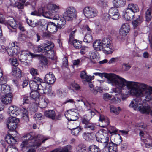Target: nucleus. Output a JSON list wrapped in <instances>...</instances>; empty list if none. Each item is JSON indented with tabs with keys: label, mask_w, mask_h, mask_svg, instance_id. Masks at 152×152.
I'll list each match as a JSON object with an SVG mask.
<instances>
[{
	"label": "nucleus",
	"mask_w": 152,
	"mask_h": 152,
	"mask_svg": "<svg viewBox=\"0 0 152 152\" xmlns=\"http://www.w3.org/2000/svg\"><path fill=\"white\" fill-rule=\"evenodd\" d=\"M81 121L84 124V128L87 130L93 131L96 129V126L95 124L90 123L89 121L86 120L84 118H82Z\"/></svg>",
	"instance_id": "4468645a"
},
{
	"label": "nucleus",
	"mask_w": 152,
	"mask_h": 152,
	"mask_svg": "<svg viewBox=\"0 0 152 152\" xmlns=\"http://www.w3.org/2000/svg\"><path fill=\"white\" fill-rule=\"evenodd\" d=\"M76 109H72L67 111L65 116L69 121L77 120L78 114Z\"/></svg>",
	"instance_id": "ddd939ff"
},
{
	"label": "nucleus",
	"mask_w": 152,
	"mask_h": 152,
	"mask_svg": "<svg viewBox=\"0 0 152 152\" xmlns=\"http://www.w3.org/2000/svg\"><path fill=\"white\" fill-rule=\"evenodd\" d=\"M44 80L48 84H52L55 81L56 78L53 73L52 72H50L46 75Z\"/></svg>",
	"instance_id": "a211bd4d"
},
{
	"label": "nucleus",
	"mask_w": 152,
	"mask_h": 152,
	"mask_svg": "<svg viewBox=\"0 0 152 152\" xmlns=\"http://www.w3.org/2000/svg\"><path fill=\"white\" fill-rule=\"evenodd\" d=\"M49 58L52 59L55 58V54L54 51L51 49L50 45V49L48 50H47L45 54Z\"/></svg>",
	"instance_id": "4c0bfd02"
},
{
	"label": "nucleus",
	"mask_w": 152,
	"mask_h": 152,
	"mask_svg": "<svg viewBox=\"0 0 152 152\" xmlns=\"http://www.w3.org/2000/svg\"><path fill=\"white\" fill-rule=\"evenodd\" d=\"M49 102V101L48 99L45 98L42 99L40 100L39 99L37 102H36V104L37 106L39 104L41 106V107L44 108L47 106V104Z\"/></svg>",
	"instance_id": "f704fd0d"
},
{
	"label": "nucleus",
	"mask_w": 152,
	"mask_h": 152,
	"mask_svg": "<svg viewBox=\"0 0 152 152\" xmlns=\"http://www.w3.org/2000/svg\"><path fill=\"white\" fill-rule=\"evenodd\" d=\"M69 43L72 44L74 47L76 49L80 48L82 47L80 42L79 41L76 39L74 40Z\"/></svg>",
	"instance_id": "37998d69"
},
{
	"label": "nucleus",
	"mask_w": 152,
	"mask_h": 152,
	"mask_svg": "<svg viewBox=\"0 0 152 152\" xmlns=\"http://www.w3.org/2000/svg\"><path fill=\"white\" fill-rule=\"evenodd\" d=\"M47 30L50 33H53L56 32L57 30L56 25L52 22H49L46 25Z\"/></svg>",
	"instance_id": "5701e85b"
},
{
	"label": "nucleus",
	"mask_w": 152,
	"mask_h": 152,
	"mask_svg": "<svg viewBox=\"0 0 152 152\" xmlns=\"http://www.w3.org/2000/svg\"><path fill=\"white\" fill-rule=\"evenodd\" d=\"M76 30H74L72 31L69 35V43H70L74 40V37L75 36V33L76 32Z\"/></svg>",
	"instance_id": "6e6d98bb"
},
{
	"label": "nucleus",
	"mask_w": 152,
	"mask_h": 152,
	"mask_svg": "<svg viewBox=\"0 0 152 152\" xmlns=\"http://www.w3.org/2000/svg\"><path fill=\"white\" fill-rule=\"evenodd\" d=\"M44 114L46 117L53 120H54L55 118L56 114L55 112L53 110L45 111L44 112Z\"/></svg>",
	"instance_id": "c85d7f7f"
},
{
	"label": "nucleus",
	"mask_w": 152,
	"mask_h": 152,
	"mask_svg": "<svg viewBox=\"0 0 152 152\" xmlns=\"http://www.w3.org/2000/svg\"><path fill=\"white\" fill-rule=\"evenodd\" d=\"M86 109L87 110L89 111L88 113L84 115L82 118H84L86 120L89 121L91 118L95 115V111H96L95 110H91V109L88 110L87 109Z\"/></svg>",
	"instance_id": "2f4dec72"
},
{
	"label": "nucleus",
	"mask_w": 152,
	"mask_h": 152,
	"mask_svg": "<svg viewBox=\"0 0 152 152\" xmlns=\"http://www.w3.org/2000/svg\"><path fill=\"white\" fill-rule=\"evenodd\" d=\"M18 41L20 42H22L25 39V35L23 34H19L18 35Z\"/></svg>",
	"instance_id": "0e129e2a"
},
{
	"label": "nucleus",
	"mask_w": 152,
	"mask_h": 152,
	"mask_svg": "<svg viewBox=\"0 0 152 152\" xmlns=\"http://www.w3.org/2000/svg\"><path fill=\"white\" fill-rule=\"evenodd\" d=\"M99 121L101 124H103L100 126L103 128L105 127L109 124L110 123L109 120L107 117L103 115H99Z\"/></svg>",
	"instance_id": "aec40b11"
},
{
	"label": "nucleus",
	"mask_w": 152,
	"mask_h": 152,
	"mask_svg": "<svg viewBox=\"0 0 152 152\" xmlns=\"http://www.w3.org/2000/svg\"><path fill=\"white\" fill-rule=\"evenodd\" d=\"M111 97L108 94L105 93L103 95V98L105 100H109Z\"/></svg>",
	"instance_id": "774afa93"
},
{
	"label": "nucleus",
	"mask_w": 152,
	"mask_h": 152,
	"mask_svg": "<svg viewBox=\"0 0 152 152\" xmlns=\"http://www.w3.org/2000/svg\"><path fill=\"white\" fill-rule=\"evenodd\" d=\"M24 137L26 138V140L21 143L20 147L22 148L33 147L37 148L41 145L42 143H44L48 139L42 135L36 134L34 132L26 134Z\"/></svg>",
	"instance_id": "f03ea898"
},
{
	"label": "nucleus",
	"mask_w": 152,
	"mask_h": 152,
	"mask_svg": "<svg viewBox=\"0 0 152 152\" xmlns=\"http://www.w3.org/2000/svg\"><path fill=\"white\" fill-rule=\"evenodd\" d=\"M9 61L11 63V64L13 66H15V67L18 64L17 60L15 58H10Z\"/></svg>",
	"instance_id": "3c124183"
},
{
	"label": "nucleus",
	"mask_w": 152,
	"mask_h": 152,
	"mask_svg": "<svg viewBox=\"0 0 152 152\" xmlns=\"http://www.w3.org/2000/svg\"><path fill=\"white\" fill-rule=\"evenodd\" d=\"M41 91L37 90L33 91L30 94V97L31 98L34 100L36 102H38L39 100V97Z\"/></svg>",
	"instance_id": "cd10ccee"
},
{
	"label": "nucleus",
	"mask_w": 152,
	"mask_h": 152,
	"mask_svg": "<svg viewBox=\"0 0 152 152\" xmlns=\"http://www.w3.org/2000/svg\"><path fill=\"white\" fill-rule=\"evenodd\" d=\"M107 150L109 152H116L117 151V146L116 144L112 142H110L105 145Z\"/></svg>",
	"instance_id": "393cba45"
},
{
	"label": "nucleus",
	"mask_w": 152,
	"mask_h": 152,
	"mask_svg": "<svg viewBox=\"0 0 152 152\" xmlns=\"http://www.w3.org/2000/svg\"><path fill=\"white\" fill-rule=\"evenodd\" d=\"M61 20L58 21V27L57 28H59L60 29H62L64 28L65 27V24L66 21L65 20Z\"/></svg>",
	"instance_id": "8fccbe9b"
},
{
	"label": "nucleus",
	"mask_w": 152,
	"mask_h": 152,
	"mask_svg": "<svg viewBox=\"0 0 152 152\" xmlns=\"http://www.w3.org/2000/svg\"><path fill=\"white\" fill-rule=\"evenodd\" d=\"M77 101L83 102L85 107L88 110H90L91 108L94 107L95 105V103L92 102H89L86 100L81 99V100H78Z\"/></svg>",
	"instance_id": "c756f323"
},
{
	"label": "nucleus",
	"mask_w": 152,
	"mask_h": 152,
	"mask_svg": "<svg viewBox=\"0 0 152 152\" xmlns=\"http://www.w3.org/2000/svg\"><path fill=\"white\" fill-rule=\"evenodd\" d=\"M82 129V128L80 127L73 128L71 129V133L74 136H77Z\"/></svg>",
	"instance_id": "79ce46f5"
},
{
	"label": "nucleus",
	"mask_w": 152,
	"mask_h": 152,
	"mask_svg": "<svg viewBox=\"0 0 152 152\" xmlns=\"http://www.w3.org/2000/svg\"><path fill=\"white\" fill-rule=\"evenodd\" d=\"M80 76V78L83 80V82L84 83L86 81L90 82L94 78V76H88L86 74L85 71H82Z\"/></svg>",
	"instance_id": "a878e982"
},
{
	"label": "nucleus",
	"mask_w": 152,
	"mask_h": 152,
	"mask_svg": "<svg viewBox=\"0 0 152 152\" xmlns=\"http://www.w3.org/2000/svg\"><path fill=\"white\" fill-rule=\"evenodd\" d=\"M139 127L140 128L139 130H140V137H143L144 133L143 132L142 130L146 129L147 126L145 125H140L139 126Z\"/></svg>",
	"instance_id": "09e8293b"
},
{
	"label": "nucleus",
	"mask_w": 152,
	"mask_h": 152,
	"mask_svg": "<svg viewBox=\"0 0 152 152\" xmlns=\"http://www.w3.org/2000/svg\"><path fill=\"white\" fill-rule=\"evenodd\" d=\"M5 140L8 143L10 144H15L16 142L14 138L10 134L7 135Z\"/></svg>",
	"instance_id": "e433bc0d"
},
{
	"label": "nucleus",
	"mask_w": 152,
	"mask_h": 152,
	"mask_svg": "<svg viewBox=\"0 0 152 152\" xmlns=\"http://www.w3.org/2000/svg\"><path fill=\"white\" fill-rule=\"evenodd\" d=\"M39 55L34 54L27 50H23L21 51V53L18 58L19 60L22 62H24L27 60L28 57L31 56V58L38 57Z\"/></svg>",
	"instance_id": "f8f14e48"
},
{
	"label": "nucleus",
	"mask_w": 152,
	"mask_h": 152,
	"mask_svg": "<svg viewBox=\"0 0 152 152\" xmlns=\"http://www.w3.org/2000/svg\"><path fill=\"white\" fill-rule=\"evenodd\" d=\"M104 77L107 79L108 84L116 87L111 91L113 95H120L122 88L126 86L130 94L137 97L131 101L129 107L142 114L149 113L151 108L148 104L143 103L141 98L143 97L147 101L152 99V87L143 83L127 81L114 74H106Z\"/></svg>",
	"instance_id": "f257e3e1"
},
{
	"label": "nucleus",
	"mask_w": 152,
	"mask_h": 152,
	"mask_svg": "<svg viewBox=\"0 0 152 152\" xmlns=\"http://www.w3.org/2000/svg\"><path fill=\"white\" fill-rule=\"evenodd\" d=\"M24 4V3L19 1V2H16L15 3V5L18 9H21L23 8Z\"/></svg>",
	"instance_id": "69168bd1"
},
{
	"label": "nucleus",
	"mask_w": 152,
	"mask_h": 152,
	"mask_svg": "<svg viewBox=\"0 0 152 152\" xmlns=\"http://www.w3.org/2000/svg\"><path fill=\"white\" fill-rule=\"evenodd\" d=\"M90 58L91 59L93 60H91V61L93 63H96L97 62L98 59L97 58V56L94 52H93L91 53Z\"/></svg>",
	"instance_id": "49530a36"
},
{
	"label": "nucleus",
	"mask_w": 152,
	"mask_h": 152,
	"mask_svg": "<svg viewBox=\"0 0 152 152\" xmlns=\"http://www.w3.org/2000/svg\"><path fill=\"white\" fill-rule=\"evenodd\" d=\"M110 111L113 113L117 115L119 114L121 109L119 107H116L113 106H110Z\"/></svg>",
	"instance_id": "c03bdc74"
},
{
	"label": "nucleus",
	"mask_w": 152,
	"mask_h": 152,
	"mask_svg": "<svg viewBox=\"0 0 152 152\" xmlns=\"http://www.w3.org/2000/svg\"><path fill=\"white\" fill-rule=\"evenodd\" d=\"M102 18L104 20L108 21L110 19L111 17L110 14L106 13L103 14Z\"/></svg>",
	"instance_id": "4d7b16f0"
},
{
	"label": "nucleus",
	"mask_w": 152,
	"mask_h": 152,
	"mask_svg": "<svg viewBox=\"0 0 152 152\" xmlns=\"http://www.w3.org/2000/svg\"><path fill=\"white\" fill-rule=\"evenodd\" d=\"M12 74L14 77H20L21 76V72L20 69L18 67H15L12 69Z\"/></svg>",
	"instance_id": "473e14b6"
},
{
	"label": "nucleus",
	"mask_w": 152,
	"mask_h": 152,
	"mask_svg": "<svg viewBox=\"0 0 152 152\" xmlns=\"http://www.w3.org/2000/svg\"><path fill=\"white\" fill-rule=\"evenodd\" d=\"M83 138L86 140L88 141H92L96 139L97 134L93 132L89 133L88 132H84L82 134Z\"/></svg>",
	"instance_id": "f3484780"
},
{
	"label": "nucleus",
	"mask_w": 152,
	"mask_h": 152,
	"mask_svg": "<svg viewBox=\"0 0 152 152\" xmlns=\"http://www.w3.org/2000/svg\"><path fill=\"white\" fill-rule=\"evenodd\" d=\"M54 15H53V18H52L54 20L59 21L64 20V18L61 17L59 15L56 14L54 16Z\"/></svg>",
	"instance_id": "338daca9"
},
{
	"label": "nucleus",
	"mask_w": 152,
	"mask_h": 152,
	"mask_svg": "<svg viewBox=\"0 0 152 152\" xmlns=\"http://www.w3.org/2000/svg\"><path fill=\"white\" fill-rule=\"evenodd\" d=\"M93 47L95 50L97 51L102 50L105 54H111L114 50L112 42L107 38H104L102 40L95 41L93 44Z\"/></svg>",
	"instance_id": "7ed1b4c3"
},
{
	"label": "nucleus",
	"mask_w": 152,
	"mask_h": 152,
	"mask_svg": "<svg viewBox=\"0 0 152 152\" xmlns=\"http://www.w3.org/2000/svg\"><path fill=\"white\" fill-rule=\"evenodd\" d=\"M126 0H113V5L116 7H119L124 6L125 4Z\"/></svg>",
	"instance_id": "72a5a7b5"
},
{
	"label": "nucleus",
	"mask_w": 152,
	"mask_h": 152,
	"mask_svg": "<svg viewBox=\"0 0 152 152\" xmlns=\"http://www.w3.org/2000/svg\"><path fill=\"white\" fill-rule=\"evenodd\" d=\"M142 20V16L140 15H137L136 19L132 22V25L134 28H138L139 25L141 23Z\"/></svg>",
	"instance_id": "bb28decb"
},
{
	"label": "nucleus",
	"mask_w": 152,
	"mask_h": 152,
	"mask_svg": "<svg viewBox=\"0 0 152 152\" xmlns=\"http://www.w3.org/2000/svg\"><path fill=\"white\" fill-rule=\"evenodd\" d=\"M37 12L38 14L39 15V16H41L42 15L45 18H46V17L45 15V14L48 13V11L45 13L44 12V8H39L38 9Z\"/></svg>",
	"instance_id": "5fc2aeb1"
},
{
	"label": "nucleus",
	"mask_w": 152,
	"mask_h": 152,
	"mask_svg": "<svg viewBox=\"0 0 152 152\" xmlns=\"http://www.w3.org/2000/svg\"><path fill=\"white\" fill-rule=\"evenodd\" d=\"M98 5L100 7L102 8H105L107 7V2L104 1L100 0L98 3Z\"/></svg>",
	"instance_id": "603ef678"
},
{
	"label": "nucleus",
	"mask_w": 152,
	"mask_h": 152,
	"mask_svg": "<svg viewBox=\"0 0 152 152\" xmlns=\"http://www.w3.org/2000/svg\"><path fill=\"white\" fill-rule=\"evenodd\" d=\"M27 23L30 26L32 27H34L36 26V23H34L31 20L26 18V19Z\"/></svg>",
	"instance_id": "13d9d810"
},
{
	"label": "nucleus",
	"mask_w": 152,
	"mask_h": 152,
	"mask_svg": "<svg viewBox=\"0 0 152 152\" xmlns=\"http://www.w3.org/2000/svg\"><path fill=\"white\" fill-rule=\"evenodd\" d=\"M60 9L59 6L53 4L48 5L47 9L48 13L45 14V15L46 18H52L53 15H55L56 12L58 11Z\"/></svg>",
	"instance_id": "1a4fd4ad"
},
{
	"label": "nucleus",
	"mask_w": 152,
	"mask_h": 152,
	"mask_svg": "<svg viewBox=\"0 0 152 152\" xmlns=\"http://www.w3.org/2000/svg\"><path fill=\"white\" fill-rule=\"evenodd\" d=\"M98 12L97 10L92 7H86L83 10L85 16L88 18H91L97 16Z\"/></svg>",
	"instance_id": "6e6552de"
},
{
	"label": "nucleus",
	"mask_w": 152,
	"mask_h": 152,
	"mask_svg": "<svg viewBox=\"0 0 152 152\" xmlns=\"http://www.w3.org/2000/svg\"><path fill=\"white\" fill-rule=\"evenodd\" d=\"M50 44H42L38 46L37 48H34V52H38L39 53H44L47 50H48L50 49Z\"/></svg>",
	"instance_id": "2eb2a0df"
},
{
	"label": "nucleus",
	"mask_w": 152,
	"mask_h": 152,
	"mask_svg": "<svg viewBox=\"0 0 152 152\" xmlns=\"http://www.w3.org/2000/svg\"><path fill=\"white\" fill-rule=\"evenodd\" d=\"M11 107H12L14 108L15 109V108H16V109H17V110H19L20 111V113H22L23 115V117H25L26 118V119H27L28 120V113L27 110L24 108H21L19 109L18 107H17L15 106H12Z\"/></svg>",
	"instance_id": "c9c22d12"
},
{
	"label": "nucleus",
	"mask_w": 152,
	"mask_h": 152,
	"mask_svg": "<svg viewBox=\"0 0 152 152\" xmlns=\"http://www.w3.org/2000/svg\"><path fill=\"white\" fill-rule=\"evenodd\" d=\"M86 145L81 143L79 144L76 147V151L77 152H86Z\"/></svg>",
	"instance_id": "58836bf2"
},
{
	"label": "nucleus",
	"mask_w": 152,
	"mask_h": 152,
	"mask_svg": "<svg viewBox=\"0 0 152 152\" xmlns=\"http://www.w3.org/2000/svg\"><path fill=\"white\" fill-rule=\"evenodd\" d=\"M41 61L42 67L46 66L48 64V61L47 59L45 57H44L41 58Z\"/></svg>",
	"instance_id": "864d4df0"
},
{
	"label": "nucleus",
	"mask_w": 152,
	"mask_h": 152,
	"mask_svg": "<svg viewBox=\"0 0 152 152\" xmlns=\"http://www.w3.org/2000/svg\"><path fill=\"white\" fill-rule=\"evenodd\" d=\"M139 11V7L136 4L134 3L129 4L123 17L126 20H131L134 18L135 13Z\"/></svg>",
	"instance_id": "39448f33"
},
{
	"label": "nucleus",
	"mask_w": 152,
	"mask_h": 152,
	"mask_svg": "<svg viewBox=\"0 0 152 152\" xmlns=\"http://www.w3.org/2000/svg\"><path fill=\"white\" fill-rule=\"evenodd\" d=\"M6 152H18V151L15 148L8 146L6 149Z\"/></svg>",
	"instance_id": "bf43d9fd"
},
{
	"label": "nucleus",
	"mask_w": 152,
	"mask_h": 152,
	"mask_svg": "<svg viewBox=\"0 0 152 152\" xmlns=\"http://www.w3.org/2000/svg\"><path fill=\"white\" fill-rule=\"evenodd\" d=\"M15 109L12 107H10L8 108V113L11 116L9 117L7 123V125L8 129L10 130H14L17 127V124L19 122V119L15 117L20 114V111Z\"/></svg>",
	"instance_id": "20e7f679"
},
{
	"label": "nucleus",
	"mask_w": 152,
	"mask_h": 152,
	"mask_svg": "<svg viewBox=\"0 0 152 152\" xmlns=\"http://www.w3.org/2000/svg\"><path fill=\"white\" fill-rule=\"evenodd\" d=\"M117 131V130L113 126L111 127L110 130L108 131V132L111 134L113 135L116 134Z\"/></svg>",
	"instance_id": "052dcab7"
},
{
	"label": "nucleus",
	"mask_w": 152,
	"mask_h": 152,
	"mask_svg": "<svg viewBox=\"0 0 152 152\" xmlns=\"http://www.w3.org/2000/svg\"><path fill=\"white\" fill-rule=\"evenodd\" d=\"M77 12L75 9L73 7H69L66 10L64 17L67 21L75 20L77 19Z\"/></svg>",
	"instance_id": "423d86ee"
},
{
	"label": "nucleus",
	"mask_w": 152,
	"mask_h": 152,
	"mask_svg": "<svg viewBox=\"0 0 152 152\" xmlns=\"http://www.w3.org/2000/svg\"><path fill=\"white\" fill-rule=\"evenodd\" d=\"M10 90V86L6 84L1 85V91L4 94L9 93Z\"/></svg>",
	"instance_id": "ea45409f"
},
{
	"label": "nucleus",
	"mask_w": 152,
	"mask_h": 152,
	"mask_svg": "<svg viewBox=\"0 0 152 152\" xmlns=\"http://www.w3.org/2000/svg\"><path fill=\"white\" fill-rule=\"evenodd\" d=\"M8 25L12 27V28L14 29L13 31L9 28V27L8 26V28L9 29V32L10 33L12 32H14L15 33H16V31L15 29L17 28L18 26V24L17 21L13 18H12L10 20H9L7 22Z\"/></svg>",
	"instance_id": "412c9836"
},
{
	"label": "nucleus",
	"mask_w": 152,
	"mask_h": 152,
	"mask_svg": "<svg viewBox=\"0 0 152 152\" xmlns=\"http://www.w3.org/2000/svg\"><path fill=\"white\" fill-rule=\"evenodd\" d=\"M130 30V26L127 23L123 24L120 30L119 34L122 36H125Z\"/></svg>",
	"instance_id": "6ab92c4d"
},
{
	"label": "nucleus",
	"mask_w": 152,
	"mask_h": 152,
	"mask_svg": "<svg viewBox=\"0 0 152 152\" xmlns=\"http://www.w3.org/2000/svg\"><path fill=\"white\" fill-rule=\"evenodd\" d=\"M30 89L33 91L37 90L40 91L41 88L40 86H41V84H37L32 81H30L29 83Z\"/></svg>",
	"instance_id": "7c9ffc66"
},
{
	"label": "nucleus",
	"mask_w": 152,
	"mask_h": 152,
	"mask_svg": "<svg viewBox=\"0 0 152 152\" xmlns=\"http://www.w3.org/2000/svg\"><path fill=\"white\" fill-rule=\"evenodd\" d=\"M30 73L33 76H35L38 74L37 70L34 68H31L30 69Z\"/></svg>",
	"instance_id": "e2e57ef3"
},
{
	"label": "nucleus",
	"mask_w": 152,
	"mask_h": 152,
	"mask_svg": "<svg viewBox=\"0 0 152 152\" xmlns=\"http://www.w3.org/2000/svg\"><path fill=\"white\" fill-rule=\"evenodd\" d=\"M93 37L91 34H87L85 36L83 41L87 43H89L92 41Z\"/></svg>",
	"instance_id": "a18cd8bd"
},
{
	"label": "nucleus",
	"mask_w": 152,
	"mask_h": 152,
	"mask_svg": "<svg viewBox=\"0 0 152 152\" xmlns=\"http://www.w3.org/2000/svg\"><path fill=\"white\" fill-rule=\"evenodd\" d=\"M40 87L41 88L40 94L44 93L51 96H55L54 93L52 91L51 86L49 84L46 83H42Z\"/></svg>",
	"instance_id": "9b49d317"
},
{
	"label": "nucleus",
	"mask_w": 152,
	"mask_h": 152,
	"mask_svg": "<svg viewBox=\"0 0 152 152\" xmlns=\"http://www.w3.org/2000/svg\"><path fill=\"white\" fill-rule=\"evenodd\" d=\"M16 47H17V46H15V43L12 42L9 44L7 49L6 48L4 49V47H2L1 49V50L2 52L4 53L7 51L10 56H13L15 55L17 53Z\"/></svg>",
	"instance_id": "9d476101"
},
{
	"label": "nucleus",
	"mask_w": 152,
	"mask_h": 152,
	"mask_svg": "<svg viewBox=\"0 0 152 152\" xmlns=\"http://www.w3.org/2000/svg\"><path fill=\"white\" fill-rule=\"evenodd\" d=\"M96 140L99 142L103 143L104 146L109 142V138L108 134L105 131L103 130H100L97 133Z\"/></svg>",
	"instance_id": "0eeeda50"
},
{
	"label": "nucleus",
	"mask_w": 152,
	"mask_h": 152,
	"mask_svg": "<svg viewBox=\"0 0 152 152\" xmlns=\"http://www.w3.org/2000/svg\"><path fill=\"white\" fill-rule=\"evenodd\" d=\"M117 8L115 7L111 8L109 10V12L113 19L116 20L119 18L120 14Z\"/></svg>",
	"instance_id": "dca6fc26"
},
{
	"label": "nucleus",
	"mask_w": 152,
	"mask_h": 152,
	"mask_svg": "<svg viewBox=\"0 0 152 152\" xmlns=\"http://www.w3.org/2000/svg\"><path fill=\"white\" fill-rule=\"evenodd\" d=\"M88 152H100V149L99 148L94 145L90 146L88 148Z\"/></svg>",
	"instance_id": "a19ab883"
},
{
	"label": "nucleus",
	"mask_w": 152,
	"mask_h": 152,
	"mask_svg": "<svg viewBox=\"0 0 152 152\" xmlns=\"http://www.w3.org/2000/svg\"><path fill=\"white\" fill-rule=\"evenodd\" d=\"M7 81V79L6 77L2 76L0 77V85H2L3 84H5Z\"/></svg>",
	"instance_id": "680f3d73"
},
{
	"label": "nucleus",
	"mask_w": 152,
	"mask_h": 152,
	"mask_svg": "<svg viewBox=\"0 0 152 152\" xmlns=\"http://www.w3.org/2000/svg\"><path fill=\"white\" fill-rule=\"evenodd\" d=\"M12 99V96L11 94L9 93L4 95L1 98V101L2 102L6 104L11 103Z\"/></svg>",
	"instance_id": "4be33fe9"
},
{
	"label": "nucleus",
	"mask_w": 152,
	"mask_h": 152,
	"mask_svg": "<svg viewBox=\"0 0 152 152\" xmlns=\"http://www.w3.org/2000/svg\"><path fill=\"white\" fill-rule=\"evenodd\" d=\"M72 146L68 145L64 147H60L54 149L50 152H69L72 148Z\"/></svg>",
	"instance_id": "b1692460"
},
{
	"label": "nucleus",
	"mask_w": 152,
	"mask_h": 152,
	"mask_svg": "<svg viewBox=\"0 0 152 152\" xmlns=\"http://www.w3.org/2000/svg\"><path fill=\"white\" fill-rule=\"evenodd\" d=\"M30 81H32L34 82V83H38L39 84H40L42 83H43L42 82V80L39 77H33L32 78V80Z\"/></svg>",
	"instance_id": "de8ad7c7"
}]
</instances>
